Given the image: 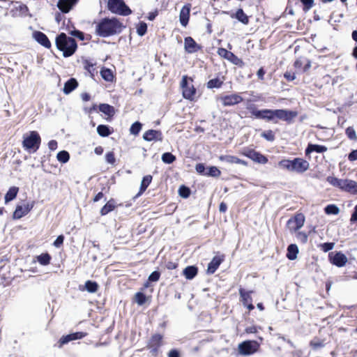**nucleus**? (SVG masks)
Returning a JSON list of instances; mask_svg holds the SVG:
<instances>
[{
	"mask_svg": "<svg viewBox=\"0 0 357 357\" xmlns=\"http://www.w3.org/2000/svg\"><path fill=\"white\" fill-rule=\"evenodd\" d=\"M196 171L200 174H205V167L202 163H198L195 166Z\"/></svg>",
	"mask_w": 357,
	"mask_h": 357,
	"instance_id": "nucleus-59",
	"label": "nucleus"
},
{
	"mask_svg": "<svg viewBox=\"0 0 357 357\" xmlns=\"http://www.w3.org/2000/svg\"><path fill=\"white\" fill-rule=\"evenodd\" d=\"M259 328H260L256 326H250L247 327L245 331L247 333H257Z\"/></svg>",
	"mask_w": 357,
	"mask_h": 357,
	"instance_id": "nucleus-60",
	"label": "nucleus"
},
{
	"mask_svg": "<svg viewBox=\"0 0 357 357\" xmlns=\"http://www.w3.org/2000/svg\"><path fill=\"white\" fill-rule=\"evenodd\" d=\"M78 0H59L57 6L63 13H68Z\"/></svg>",
	"mask_w": 357,
	"mask_h": 357,
	"instance_id": "nucleus-16",
	"label": "nucleus"
},
{
	"mask_svg": "<svg viewBox=\"0 0 357 357\" xmlns=\"http://www.w3.org/2000/svg\"><path fill=\"white\" fill-rule=\"evenodd\" d=\"M342 191L352 195H357V182L353 180L346 179Z\"/></svg>",
	"mask_w": 357,
	"mask_h": 357,
	"instance_id": "nucleus-22",
	"label": "nucleus"
},
{
	"mask_svg": "<svg viewBox=\"0 0 357 357\" xmlns=\"http://www.w3.org/2000/svg\"><path fill=\"white\" fill-rule=\"evenodd\" d=\"M326 181L333 187L337 188L341 190H343L346 179H341L335 176H328Z\"/></svg>",
	"mask_w": 357,
	"mask_h": 357,
	"instance_id": "nucleus-23",
	"label": "nucleus"
},
{
	"mask_svg": "<svg viewBox=\"0 0 357 357\" xmlns=\"http://www.w3.org/2000/svg\"><path fill=\"white\" fill-rule=\"evenodd\" d=\"M100 75L102 78L107 82H112L114 77L112 70L106 68L101 69Z\"/></svg>",
	"mask_w": 357,
	"mask_h": 357,
	"instance_id": "nucleus-32",
	"label": "nucleus"
},
{
	"mask_svg": "<svg viewBox=\"0 0 357 357\" xmlns=\"http://www.w3.org/2000/svg\"><path fill=\"white\" fill-rule=\"evenodd\" d=\"M98 289V284L97 282L91 281V280H87L85 282V289L89 292V293H95L97 291Z\"/></svg>",
	"mask_w": 357,
	"mask_h": 357,
	"instance_id": "nucleus-36",
	"label": "nucleus"
},
{
	"mask_svg": "<svg viewBox=\"0 0 357 357\" xmlns=\"http://www.w3.org/2000/svg\"><path fill=\"white\" fill-rule=\"evenodd\" d=\"M135 300L139 305H143L146 301V296L142 292H137L135 296Z\"/></svg>",
	"mask_w": 357,
	"mask_h": 357,
	"instance_id": "nucleus-46",
	"label": "nucleus"
},
{
	"mask_svg": "<svg viewBox=\"0 0 357 357\" xmlns=\"http://www.w3.org/2000/svg\"><path fill=\"white\" fill-rule=\"evenodd\" d=\"M184 45L185 49L188 53L196 52L199 49L194 39L190 36L185 38Z\"/></svg>",
	"mask_w": 357,
	"mask_h": 357,
	"instance_id": "nucleus-19",
	"label": "nucleus"
},
{
	"mask_svg": "<svg viewBox=\"0 0 357 357\" xmlns=\"http://www.w3.org/2000/svg\"><path fill=\"white\" fill-rule=\"evenodd\" d=\"M162 336L160 334L153 335L149 340V347L153 349V351L156 352L158 348L162 345Z\"/></svg>",
	"mask_w": 357,
	"mask_h": 357,
	"instance_id": "nucleus-21",
	"label": "nucleus"
},
{
	"mask_svg": "<svg viewBox=\"0 0 357 357\" xmlns=\"http://www.w3.org/2000/svg\"><path fill=\"white\" fill-rule=\"evenodd\" d=\"M334 245H335L334 243H324L321 245V250L324 252H328V251L333 250L334 248Z\"/></svg>",
	"mask_w": 357,
	"mask_h": 357,
	"instance_id": "nucleus-56",
	"label": "nucleus"
},
{
	"mask_svg": "<svg viewBox=\"0 0 357 357\" xmlns=\"http://www.w3.org/2000/svg\"><path fill=\"white\" fill-rule=\"evenodd\" d=\"M220 100L223 106L230 107L241 102L243 98L238 93H233L221 96Z\"/></svg>",
	"mask_w": 357,
	"mask_h": 357,
	"instance_id": "nucleus-9",
	"label": "nucleus"
},
{
	"mask_svg": "<svg viewBox=\"0 0 357 357\" xmlns=\"http://www.w3.org/2000/svg\"><path fill=\"white\" fill-rule=\"evenodd\" d=\"M178 194L183 198H188L190 195V190L185 185H181L178 189Z\"/></svg>",
	"mask_w": 357,
	"mask_h": 357,
	"instance_id": "nucleus-49",
	"label": "nucleus"
},
{
	"mask_svg": "<svg viewBox=\"0 0 357 357\" xmlns=\"http://www.w3.org/2000/svg\"><path fill=\"white\" fill-rule=\"evenodd\" d=\"M161 159L165 164H172L176 160V156L169 152H166L162 155Z\"/></svg>",
	"mask_w": 357,
	"mask_h": 357,
	"instance_id": "nucleus-39",
	"label": "nucleus"
},
{
	"mask_svg": "<svg viewBox=\"0 0 357 357\" xmlns=\"http://www.w3.org/2000/svg\"><path fill=\"white\" fill-rule=\"evenodd\" d=\"M33 38L41 45L46 48H50L51 47V43L49 40L47 36L41 31H34L33 33Z\"/></svg>",
	"mask_w": 357,
	"mask_h": 357,
	"instance_id": "nucleus-14",
	"label": "nucleus"
},
{
	"mask_svg": "<svg viewBox=\"0 0 357 357\" xmlns=\"http://www.w3.org/2000/svg\"><path fill=\"white\" fill-rule=\"evenodd\" d=\"M301 3L304 6V10H310L314 4V0H301Z\"/></svg>",
	"mask_w": 357,
	"mask_h": 357,
	"instance_id": "nucleus-57",
	"label": "nucleus"
},
{
	"mask_svg": "<svg viewBox=\"0 0 357 357\" xmlns=\"http://www.w3.org/2000/svg\"><path fill=\"white\" fill-rule=\"evenodd\" d=\"M278 165L282 169L290 172L303 173L308 169L309 162L302 158H294V160H282L279 162Z\"/></svg>",
	"mask_w": 357,
	"mask_h": 357,
	"instance_id": "nucleus-3",
	"label": "nucleus"
},
{
	"mask_svg": "<svg viewBox=\"0 0 357 357\" xmlns=\"http://www.w3.org/2000/svg\"><path fill=\"white\" fill-rule=\"evenodd\" d=\"M168 357H180V354L178 350L172 349L168 354Z\"/></svg>",
	"mask_w": 357,
	"mask_h": 357,
	"instance_id": "nucleus-63",
	"label": "nucleus"
},
{
	"mask_svg": "<svg viewBox=\"0 0 357 357\" xmlns=\"http://www.w3.org/2000/svg\"><path fill=\"white\" fill-rule=\"evenodd\" d=\"M231 18H236L243 24H248L249 23L248 16L243 12V9L239 8L237 10L236 13L231 14Z\"/></svg>",
	"mask_w": 357,
	"mask_h": 357,
	"instance_id": "nucleus-25",
	"label": "nucleus"
},
{
	"mask_svg": "<svg viewBox=\"0 0 357 357\" xmlns=\"http://www.w3.org/2000/svg\"><path fill=\"white\" fill-rule=\"evenodd\" d=\"M41 139L36 131H31L27 136L24 135L22 146L29 152H36L40 147Z\"/></svg>",
	"mask_w": 357,
	"mask_h": 357,
	"instance_id": "nucleus-5",
	"label": "nucleus"
},
{
	"mask_svg": "<svg viewBox=\"0 0 357 357\" xmlns=\"http://www.w3.org/2000/svg\"><path fill=\"white\" fill-rule=\"evenodd\" d=\"M198 269L195 266H188L184 268L183 273L188 280L193 279L197 275Z\"/></svg>",
	"mask_w": 357,
	"mask_h": 357,
	"instance_id": "nucleus-27",
	"label": "nucleus"
},
{
	"mask_svg": "<svg viewBox=\"0 0 357 357\" xmlns=\"http://www.w3.org/2000/svg\"><path fill=\"white\" fill-rule=\"evenodd\" d=\"M142 127V124L139 122L136 121L134 123L132 124L130 128V132L132 135H137L139 132H140Z\"/></svg>",
	"mask_w": 357,
	"mask_h": 357,
	"instance_id": "nucleus-43",
	"label": "nucleus"
},
{
	"mask_svg": "<svg viewBox=\"0 0 357 357\" xmlns=\"http://www.w3.org/2000/svg\"><path fill=\"white\" fill-rule=\"evenodd\" d=\"M105 160H106L107 162L109 164H111V165L114 164L116 160H115L114 153L112 151L107 153L105 155Z\"/></svg>",
	"mask_w": 357,
	"mask_h": 357,
	"instance_id": "nucleus-54",
	"label": "nucleus"
},
{
	"mask_svg": "<svg viewBox=\"0 0 357 357\" xmlns=\"http://www.w3.org/2000/svg\"><path fill=\"white\" fill-rule=\"evenodd\" d=\"M191 9V4L187 3L184 5L182 8L181 9L180 13H179V22L181 24L185 27L189 22L190 19V13Z\"/></svg>",
	"mask_w": 357,
	"mask_h": 357,
	"instance_id": "nucleus-11",
	"label": "nucleus"
},
{
	"mask_svg": "<svg viewBox=\"0 0 357 357\" xmlns=\"http://www.w3.org/2000/svg\"><path fill=\"white\" fill-rule=\"evenodd\" d=\"M240 153L259 164H266L268 162V159L266 156L250 147L243 148Z\"/></svg>",
	"mask_w": 357,
	"mask_h": 357,
	"instance_id": "nucleus-7",
	"label": "nucleus"
},
{
	"mask_svg": "<svg viewBox=\"0 0 357 357\" xmlns=\"http://www.w3.org/2000/svg\"><path fill=\"white\" fill-rule=\"evenodd\" d=\"M350 221L352 222H357V205L354 208V211L351 215Z\"/></svg>",
	"mask_w": 357,
	"mask_h": 357,
	"instance_id": "nucleus-64",
	"label": "nucleus"
},
{
	"mask_svg": "<svg viewBox=\"0 0 357 357\" xmlns=\"http://www.w3.org/2000/svg\"><path fill=\"white\" fill-rule=\"evenodd\" d=\"M64 237L63 235H59L56 239L54 241L53 245L56 248H59L63 243Z\"/></svg>",
	"mask_w": 357,
	"mask_h": 357,
	"instance_id": "nucleus-58",
	"label": "nucleus"
},
{
	"mask_svg": "<svg viewBox=\"0 0 357 357\" xmlns=\"http://www.w3.org/2000/svg\"><path fill=\"white\" fill-rule=\"evenodd\" d=\"M346 135L351 140H356L357 139V136H356V131H355V130L354 129L353 127H348L346 129Z\"/></svg>",
	"mask_w": 357,
	"mask_h": 357,
	"instance_id": "nucleus-51",
	"label": "nucleus"
},
{
	"mask_svg": "<svg viewBox=\"0 0 357 357\" xmlns=\"http://www.w3.org/2000/svg\"><path fill=\"white\" fill-rule=\"evenodd\" d=\"M223 261H224V255L215 256L208 265V267H207L208 273H209V274L214 273Z\"/></svg>",
	"mask_w": 357,
	"mask_h": 357,
	"instance_id": "nucleus-15",
	"label": "nucleus"
},
{
	"mask_svg": "<svg viewBox=\"0 0 357 357\" xmlns=\"http://www.w3.org/2000/svg\"><path fill=\"white\" fill-rule=\"evenodd\" d=\"M223 84V79L218 77L210 79L207 82V87L208 89L220 88Z\"/></svg>",
	"mask_w": 357,
	"mask_h": 357,
	"instance_id": "nucleus-37",
	"label": "nucleus"
},
{
	"mask_svg": "<svg viewBox=\"0 0 357 357\" xmlns=\"http://www.w3.org/2000/svg\"><path fill=\"white\" fill-rule=\"evenodd\" d=\"M116 207L115 201L112 199L108 201L105 206L100 210L101 215H105L108 214L109 212L112 211Z\"/></svg>",
	"mask_w": 357,
	"mask_h": 357,
	"instance_id": "nucleus-30",
	"label": "nucleus"
},
{
	"mask_svg": "<svg viewBox=\"0 0 357 357\" xmlns=\"http://www.w3.org/2000/svg\"><path fill=\"white\" fill-rule=\"evenodd\" d=\"M196 89L193 85H188L187 88L183 90V96L184 98L192 100L195 94Z\"/></svg>",
	"mask_w": 357,
	"mask_h": 357,
	"instance_id": "nucleus-35",
	"label": "nucleus"
},
{
	"mask_svg": "<svg viewBox=\"0 0 357 357\" xmlns=\"http://www.w3.org/2000/svg\"><path fill=\"white\" fill-rule=\"evenodd\" d=\"M218 53L220 56L228 59L235 64H237V61H239L238 58L234 53L225 48H219Z\"/></svg>",
	"mask_w": 357,
	"mask_h": 357,
	"instance_id": "nucleus-20",
	"label": "nucleus"
},
{
	"mask_svg": "<svg viewBox=\"0 0 357 357\" xmlns=\"http://www.w3.org/2000/svg\"><path fill=\"white\" fill-rule=\"evenodd\" d=\"M108 7L112 13L123 16L131 13V10L126 5L123 0H109Z\"/></svg>",
	"mask_w": 357,
	"mask_h": 357,
	"instance_id": "nucleus-6",
	"label": "nucleus"
},
{
	"mask_svg": "<svg viewBox=\"0 0 357 357\" xmlns=\"http://www.w3.org/2000/svg\"><path fill=\"white\" fill-rule=\"evenodd\" d=\"M327 151V147L323 145L309 144L305 149V155L308 156L312 152L324 153Z\"/></svg>",
	"mask_w": 357,
	"mask_h": 357,
	"instance_id": "nucleus-24",
	"label": "nucleus"
},
{
	"mask_svg": "<svg viewBox=\"0 0 357 357\" xmlns=\"http://www.w3.org/2000/svg\"><path fill=\"white\" fill-rule=\"evenodd\" d=\"M78 86V82L75 78H70L64 84L63 91L65 94H69Z\"/></svg>",
	"mask_w": 357,
	"mask_h": 357,
	"instance_id": "nucleus-26",
	"label": "nucleus"
},
{
	"mask_svg": "<svg viewBox=\"0 0 357 357\" xmlns=\"http://www.w3.org/2000/svg\"><path fill=\"white\" fill-rule=\"evenodd\" d=\"M97 132L101 137H107L111 133L109 126L106 125H99L97 127Z\"/></svg>",
	"mask_w": 357,
	"mask_h": 357,
	"instance_id": "nucleus-40",
	"label": "nucleus"
},
{
	"mask_svg": "<svg viewBox=\"0 0 357 357\" xmlns=\"http://www.w3.org/2000/svg\"><path fill=\"white\" fill-rule=\"evenodd\" d=\"M260 343L255 340L244 341L238 345V351L244 356L253 354L258 351Z\"/></svg>",
	"mask_w": 357,
	"mask_h": 357,
	"instance_id": "nucleus-8",
	"label": "nucleus"
},
{
	"mask_svg": "<svg viewBox=\"0 0 357 357\" xmlns=\"http://www.w3.org/2000/svg\"><path fill=\"white\" fill-rule=\"evenodd\" d=\"M296 238L301 243H305L307 241L308 236L305 232L298 231L296 234Z\"/></svg>",
	"mask_w": 357,
	"mask_h": 357,
	"instance_id": "nucleus-53",
	"label": "nucleus"
},
{
	"mask_svg": "<svg viewBox=\"0 0 357 357\" xmlns=\"http://www.w3.org/2000/svg\"><path fill=\"white\" fill-rule=\"evenodd\" d=\"M84 69L91 75L93 77L94 75L95 68L93 67V64L89 62V61H84Z\"/></svg>",
	"mask_w": 357,
	"mask_h": 357,
	"instance_id": "nucleus-50",
	"label": "nucleus"
},
{
	"mask_svg": "<svg viewBox=\"0 0 357 357\" xmlns=\"http://www.w3.org/2000/svg\"><path fill=\"white\" fill-rule=\"evenodd\" d=\"M19 192V188L13 186L9 188L6 194L5 195V203L7 204L9 202L13 200Z\"/></svg>",
	"mask_w": 357,
	"mask_h": 357,
	"instance_id": "nucleus-28",
	"label": "nucleus"
},
{
	"mask_svg": "<svg viewBox=\"0 0 357 357\" xmlns=\"http://www.w3.org/2000/svg\"><path fill=\"white\" fill-rule=\"evenodd\" d=\"M147 31V25L144 22H140L137 26V33L139 36H143Z\"/></svg>",
	"mask_w": 357,
	"mask_h": 357,
	"instance_id": "nucleus-47",
	"label": "nucleus"
},
{
	"mask_svg": "<svg viewBox=\"0 0 357 357\" xmlns=\"http://www.w3.org/2000/svg\"><path fill=\"white\" fill-rule=\"evenodd\" d=\"M38 261L43 266L47 265L50 262L51 257L49 254H42L37 257Z\"/></svg>",
	"mask_w": 357,
	"mask_h": 357,
	"instance_id": "nucleus-44",
	"label": "nucleus"
},
{
	"mask_svg": "<svg viewBox=\"0 0 357 357\" xmlns=\"http://www.w3.org/2000/svg\"><path fill=\"white\" fill-rule=\"evenodd\" d=\"M26 215V213L25 212L24 206L18 205L16 206V208L13 213V219H20Z\"/></svg>",
	"mask_w": 357,
	"mask_h": 357,
	"instance_id": "nucleus-38",
	"label": "nucleus"
},
{
	"mask_svg": "<svg viewBox=\"0 0 357 357\" xmlns=\"http://www.w3.org/2000/svg\"><path fill=\"white\" fill-rule=\"evenodd\" d=\"M331 261L333 264L337 267H342L347 262V258L345 255L339 252L335 253V255L331 258Z\"/></svg>",
	"mask_w": 357,
	"mask_h": 357,
	"instance_id": "nucleus-18",
	"label": "nucleus"
},
{
	"mask_svg": "<svg viewBox=\"0 0 357 357\" xmlns=\"http://www.w3.org/2000/svg\"><path fill=\"white\" fill-rule=\"evenodd\" d=\"M284 77L287 81H293L296 79L295 73L291 72H286L284 75Z\"/></svg>",
	"mask_w": 357,
	"mask_h": 357,
	"instance_id": "nucleus-61",
	"label": "nucleus"
},
{
	"mask_svg": "<svg viewBox=\"0 0 357 357\" xmlns=\"http://www.w3.org/2000/svg\"><path fill=\"white\" fill-rule=\"evenodd\" d=\"M265 120L266 121H274L276 118L280 120H282L290 123L294 118L297 116L296 112L287 110V109H266Z\"/></svg>",
	"mask_w": 357,
	"mask_h": 357,
	"instance_id": "nucleus-4",
	"label": "nucleus"
},
{
	"mask_svg": "<svg viewBox=\"0 0 357 357\" xmlns=\"http://www.w3.org/2000/svg\"><path fill=\"white\" fill-rule=\"evenodd\" d=\"M251 293L252 291H246L245 289L242 288L239 289V294L241 297V301L244 305L252 301V297L250 296Z\"/></svg>",
	"mask_w": 357,
	"mask_h": 357,
	"instance_id": "nucleus-33",
	"label": "nucleus"
},
{
	"mask_svg": "<svg viewBox=\"0 0 357 357\" xmlns=\"http://www.w3.org/2000/svg\"><path fill=\"white\" fill-rule=\"evenodd\" d=\"M143 139L147 142L162 141V134L159 130H149L144 133Z\"/></svg>",
	"mask_w": 357,
	"mask_h": 357,
	"instance_id": "nucleus-13",
	"label": "nucleus"
},
{
	"mask_svg": "<svg viewBox=\"0 0 357 357\" xmlns=\"http://www.w3.org/2000/svg\"><path fill=\"white\" fill-rule=\"evenodd\" d=\"M220 171L216 167L212 166L208 168V170L205 174V175L213 177H218L220 175Z\"/></svg>",
	"mask_w": 357,
	"mask_h": 357,
	"instance_id": "nucleus-48",
	"label": "nucleus"
},
{
	"mask_svg": "<svg viewBox=\"0 0 357 357\" xmlns=\"http://www.w3.org/2000/svg\"><path fill=\"white\" fill-rule=\"evenodd\" d=\"M160 276V272L155 271L152 272L149 276V280L151 282H157L159 280Z\"/></svg>",
	"mask_w": 357,
	"mask_h": 357,
	"instance_id": "nucleus-55",
	"label": "nucleus"
},
{
	"mask_svg": "<svg viewBox=\"0 0 357 357\" xmlns=\"http://www.w3.org/2000/svg\"><path fill=\"white\" fill-rule=\"evenodd\" d=\"M152 181V176L151 175H146L143 177L140 185L139 192L137 195L142 194L148 188Z\"/></svg>",
	"mask_w": 357,
	"mask_h": 357,
	"instance_id": "nucleus-31",
	"label": "nucleus"
},
{
	"mask_svg": "<svg viewBox=\"0 0 357 357\" xmlns=\"http://www.w3.org/2000/svg\"><path fill=\"white\" fill-rule=\"evenodd\" d=\"M99 110L107 116H113L114 114V108L108 104H100Z\"/></svg>",
	"mask_w": 357,
	"mask_h": 357,
	"instance_id": "nucleus-34",
	"label": "nucleus"
},
{
	"mask_svg": "<svg viewBox=\"0 0 357 357\" xmlns=\"http://www.w3.org/2000/svg\"><path fill=\"white\" fill-rule=\"evenodd\" d=\"M261 137L269 142H273L275 139V135L272 130H267L262 132Z\"/></svg>",
	"mask_w": 357,
	"mask_h": 357,
	"instance_id": "nucleus-52",
	"label": "nucleus"
},
{
	"mask_svg": "<svg viewBox=\"0 0 357 357\" xmlns=\"http://www.w3.org/2000/svg\"><path fill=\"white\" fill-rule=\"evenodd\" d=\"M348 159L351 162H354L357 160V149L353 150L348 155Z\"/></svg>",
	"mask_w": 357,
	"mask_h": 357,
	"instance_id": "nucleus-62",
	"label": "nucleus"
},
{
	"mask_svg": "<svg viewBox=\"0 0 357 357\" xmlns=\"http://www.w3.org/2000/svg\"><path fill=\"white\" fill-rule=\"evenodd\" d=\"M57 160L61 163H66L70 159V155L66 151H61L57 153Z\"/></svg>",
	"mask_w": 357,
	"mask_h": 357,
	"instance_id": "nucleus-41",
	"label": "nucleus"
},
{
	"mask_svg": "<svg viewBox=\"0 0 357 357\" xmlns=\"http://www.w3.org/2000/svg\"><path fill=\"white\" fill-rule=\"evenodd\" d=\"M86 333L84 332H75L67 335L62 336L59 340V343L61 345L66 344L69 342L76 340H80L84 337L86 335Z\"/></svg>",
	"mask_w": 357,
	"mask_h": 357,
	"instance_id": "nucleus-12",
	"label": "nucleus"
},
{
	"mask_svg": "<svg viewBox=\"0 0 357 357\" xmlns=\"http://www.w3.org/2000/svg\"><path fill=\"white\" fill-rule=\"evenodd\" d=\"M298 248L296 244H290L287 248V257L289 260H294L297 257Z\"/></svg>",
	"mask_w": 357,
	"mask_h": 357,
	"instance_id": "nucleus-29",
	"label": "nucleus"
},
{
	"mask_svg": "<svg viewBox=\"0 0 357 357\" xmlns=\"http://www.w3.org/2000/svg\"><path fill=\"white\" fill-rule=\"evenodd\" d=\"M249 102V100H248ZM246 108L250 112L252 116L256 119L265 120L266 109L258 110L256 109L255 105L252 104L247 103Z\"/></svg>",
	"mask_w": 357,
	"mask_h": 357,
	"instance_id": "nucleus-17",
	"label": "nucleus"
},
{
	"mask_svg": "<svg viewBox=\"0 0 357 357\" xmlns=\"http://www.w3.org/2000/svg\"><path fill=\"white\" fill-rule=\"evenodd\" d=\"M123 27L116 18H104L96 25V31L101 37H108L121 31Z\"/></svg>",
	"mask_w": 357,
	"mask_h": 357,
	"instance_id": "nucleus-1",
	"label": "nucleus"
},
{
	"mask_svg": "<svg viewBox=\"0 0 357 357\" xmlns=\"http://www.w3.org/2000/svg\"><path fill=\"white\" fill-rule=\"evenodd\" d=\"M324 211H325V213L328 215H331V214L337 215L340 212L339 208L334 204L328 205L324 208Z\"/></svg>",
	"mask_w": 357,
	"mask_h": 357,
	"instance_id": "nucleus-45",
	"label": "nucleus"
},
{
	"mask_svg": "<svg viewBox=\"0 0 357 357\" xmlns=\"http://www.w3.org/2000/svg\"><path fill=\"white\" fill-rule=\"evenodd\" d=\"M219 160L229 164H236L238 158L234 155H220Z\"/></svg>",
	"mask_w": 357,
	"mask_h": 357,
	"instance_id": "nucleus-42",
	"label": "nucleus"
},
{
	"mask_svg": "<svg viewBox=\"0 0 357 357\" xmlns=\"http://www.w3.org/2000/svg\"><path fill=\"white\" fill-rule=\"evenodd\" d=\"M305 222V216L302 213L296 214L293 218L289 219L287 225L291 231H296L301 229Z\"/></svg>",
	"mask_w": 357,
	"mask_h": 357,
	"instance_id": "nucleus-10",
	"label": "nucleus"
},
{
	"mask_svg": "<svg viewBox=\"0 0 357 357\" xmlns=\"http://www.w3.org/2000/svg\"><path fill=\"white\" fill-rule=\"evenodd\" d=\"M56 45L60 51L63 52L65 57L72 56L77 47L75 39L67 36L64 33H61L56 37Z\"/></svg>",
	"mask_w": 357,
	"mask_h": 357,
	"instance_id": "nucleus-2",
	"label": "nucleus"
}]
</instances>
